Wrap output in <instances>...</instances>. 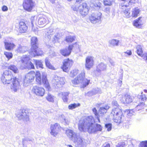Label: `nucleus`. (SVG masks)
<instances>
[{
    "label": "nucleus",
    "instance_id": "f257e3e1",
    "mask_svg": "<svg viewBox=\"0 0 147 147\" xmlns=\"http://www.w3.org/2000/svg\"><path fill=\"white\" fill-rule=\"evenodd\" d=\"M94 120L92 116L85 117L84 119H81L79 121L78 127L81 131H88L90 133H95L97 131H101L102 127L100 125L94 123Z\"/></svg>",
    "mask_w": 147,
    "mask_h": 147
},
{
    "label": "nucleus",
    "instance_id": "f03ea898",
    "mask_svg": "<svg viewBox=\"0 0 147 147\" xmlns=\"http://www.w3.org/2000/svg\"><path fill=\"white\" fill-rule=\"evenodd\" d=\"M1 81L4 84H9L12 83L11 88L14 92H17L21 88L18 79L13 77L11 72L9 70L5 71L1 77Z\"/></svg>",
    "mask_w": 147,
    "mask_h": 147
},
{
    "label": "nucleus",
    "instance_id": "7ed1b4c3",
    "mask_svg": "<svg viewBox=\"0 0 147 147\" xmlns=\"http://www.w3.org/2000/svg\"><path fill=\"white\" fill-rule=\"evenodd\" d=\"M66 134L71 140L74 141L77 147H85L86 143L84 141L79 134L74 132L72 130L67 129L66 131Z\"/></svg>",
    "mask_w": 147,
    "mask_h": 147
},
{
    "label": "nucleus",
    "instance_id": "20e7f679",
    "mask_svg": "<svg viewBox=\"0 0 147 147\" xmlns=\"http://www.w3.org/2000/svg\"><path fill=\"white\" fill-rule=\"evenodd\" d=\"M38 40L36 37L34 36L31 38V48L29 51V53L32 57L41 55L43 54V51L38 47Z\"/></svg>",
    "mask_w": 147,
    "mask_h": 147
},
{
    "label": "nucleus",
    "instance_id": "39448f33",
    "mask_svg": "<svg viewBox=\"0 0 147 147\" xmlns=\"http://www.w3.org/2000/svg\"><path fill=\"white\" fill-rule=\"evenodd\" d=\"M85 73L83 71L81 72L77 77L72 80V82L74 85L80 84L84 88L89 84L90 80L85 78Z\"/></svg>",
    "mask_w": 147,
    "mask_h": 147
},
{
    "label": "nucleus",
    "instance_id": "423d86ee",
    "mask_svg": "<svg viewBox=\"0 0 147 147\" xmlns=\"http://www.w3.org/2000/svg\"><path fill=\"white\" fill-rule=\"evenodd\" d=\"M47 76L46 73H43L41 78L40 73L39 71H37L36 74V81L38 84H44L45 87L49 89L50 88V86L47 79Z\"/></svg>",
    "mask_w": 147,
    "mask_h": 147
},
{
    "label": "nucleus",
    "instance_id": "0eeeda50",
    "mask_svg": "<svg viewBox=\"0 0 147 147\" xmlns=\"http://www.w3.org/2000/svg\"><path fill=\"white\" fill-rule=\"evenodd\" d=\"M110 115L114 122L119 123H121L124 117L121 109L117 107L112 109Z\"/></svg>",
    "mask_w": 147,
    "mask_h": 147
},
{
    "label": "nucleus",
    "instance_id": "6e6552de",
    "mask_svg": "<svg viewBox=\"0 0 147 147\" xmlns=\"http://www.w3.org/2000/svg\"><path fill=\"white\" fill-rule=\"evenodd\" d=\"M71 8L74 11H79L83 16L87 15L88 11V7L86 3H83L78 7L76 6V4H74L72 6Z\"/></svg>",
    "mask_w": 147,
    "mask_h": 147
},
{
    "label": "nucleus",
    "instance_id": "1a4fd4ad",
    "mask_svg": "<svg viewBox=\"0 0 147 147\" xmlns=\"http://www.w3.org/2000/svg\"><path fill=\"white\" fill-rule=\"evenodd\" d=\"M36 76V74L34 71H31L26 74L23 79V85L25 86H28L32 82Z\"/></svg>",
    "mask_w": 147,
    "mask_h": 147
},
{
    "label": "nucleus",
    "instance_id": "9d476101",
    "mask_svg": "<svg viewBox=\"0 0 147 147\" xmlns=\"http://www.w3.org/2000/svg\"><path fill=\"white\" fill-rule=\"evenodd\" d=\"M102 13L99 12L92 13L89 19L91 22L95 24L99 22L101 20Z\"/></svg>",
    "mask_w": 147,
    "mask_h": 147
},
{
    "label": "nucleus",
    "instance_id": "9b49d317",
    "mask_svg": "<svg viewBox=\"0 0 147 147\" xmlns=\"http://www.w3.org/2000/svg\"><path fill=\"white\" fill-rule=\"evenodd\" d=\"M64 81V78L55 76L52 80V82L57 87H61L65 83Z\"/></svg>",
    "mask_w": 147,
    "mask_h": 147
},
{
    "label": "nucleus",
    "instance_id": "f8f14e48",
    "mask_svg": "<svg viewBox=\"0 0 147 147\" xmlns=\"http://www.w3.org/2000/svg\"><path fill=\"white\" fill-rule=\"evenodd\" d=\"M27 111L25 110H20L17 114V116L20 120L27 121L29 120V116L27 115Z\"/></svg>",
    "mask_w": 147,
    "mask_h": 147
},
{
    "label": "nucleus",
    "instance_id": "ddd939ff",
    "mask_svg": "<svg viewBox=\"0 0 147 147\" xmlns=\"http://www.w3.org/2000/svg\"><path fill=\"white\" fill-rule=\"evenodd\" d=\"M73 63V61L71 59L70 60L69 58L64 59L62 67L63 71L65 72H68Z\"/></svg>",
    "mask_w": 147,
    "mask_h": 147
},
{
    "label": "nucleus",
    "instance_id": "4468645a",
    "mask_svg": "<svg viewBox=\"0 0 147 147\" xmlns=\"http://www.w3.org/2000/svg\"><path fill=\"white\" fill-rule=\"evenodd\" d=\"M34 6V3L32 0H26L23 3L24 9L28 11H31Z\"/></svg>",
    "mask_w": 147,
    "mask_h": 147
},
{
    "label": "nucleus",
    "instance_id": "2eb2a0df",
    "mask_svg": "<svg viewBox=\"0 0 147 147\" xmlns=\"http://www.w3.org/2000/svg\"><path fill=\"white\" fill-rule=\"evenodd\" d=\"M94 57L91 56H88L86 59L85 67L88 69L91 68L94 64Z\"/></svg>",
    "mask_w": 147,
    "mask_h": 147
},
{
    "label": "nucleus",
    "instance_id": "dca6fc26",
    "mask_svg": "<svg viewBox=\"0 0 147 147\" xmlns=\"http://www.w3.org/2000/svg\"><path fill=\"white\" fill-rule=\"evenodd\" d=\"M33 91L37 95L42 96L45 94V89L41 87H39L37 86H35L33 87Z\"/></svg>",
    "mask_w": 147,
    "mask_h": 147
},
{
    "label": "nucleus",
    "instance_id": "f3484780",
    "mask_svg": "<svg viewBox=\"0 0 147 147\" xmlns=\"http://www.w3.org/2000/svg\"><path fill=\"white\" fill-rule=\"evenodd\" d=\"M5 45V47L6 49L10 51L14 47L15 45L11 42L9 40V39H5L3 41Z\"/></svg>",
    "mask_w": 147,
    "mask_h": 147
},
{
    "label": "nucleus",
    "instance_id": "a211bd4d",
    "mask_svg": "<svg viewBox=\"0 0 147 147\" xmlns=\"http://www.w3.org/2000/svg\"><path fill=\"white\" fill-rule=\"evenodd\" d=\"M19 25V30L20 32V33H24L27 32L28 27L23 20H21L20 21Z\"/></svg>",
    "mask_w": 147,
    "mask_h": 147
},
{
    "label": "nucleus",
    "instance_id": "6ab92c4d",
    "mask_svg": "<svg viewBox=\"0 0 147 147\" xmlns=\"http://www.w3.org/2000/svg\"><path fill=\"white\" fill-rule=\"evenodd\" d=\"M125 3L126 2H125L124 5L121 6V8L123 10L122 11L124 12L125 17L127 18H129L130 17V9L126 8L128 6Z\"/></svg>",
    "mask_w": 147,
    "mask_h": 147
},
{
    "label": "nucleus",
    "instance_id": "aec40b11",
    "mask_svg": "<svg viewBox=\"0 0 147 147\" xmlns=\"http://www.w3.org/2000/svg\"><path fill=\"white\" fill-rule=\"evenodd\" d=\"M109 107L108 105H106L102 107H100L99 109V113L104 114V113H106L107 110L109 109Z\"/></svg>",
    "mask_w": 147,
    "mask_h": 147
},
{
    "label": "nucleus",
    "instance_id": "412c9836",
    "mask_svg": "<svg viewBox=\"0 0 147 147\" xmlns=\"http://www.w3.org/2000/svg\"><path fill=\"white\" fill-rule=\"evenodd\" d=\"M106 67L107 65L106 64L101 63L97 66L96 71L100 73L101 71L105 70L106 69Z\"/></svg>",
    "mask_w": 147,
    "mask_h": 147
},
{
    "label": "nucleus",
    "instance_id": "4be33fe9",
    "mask_svg": "<svg viewBox=\"0 0 147 147\" xmlns=\"http://www.w3.org/2000/svg\"><path fill=\"white\" fill-rule=\"evenodd\" d=\"M101 3L98 1L95 3L91 2L90 4V6L91 7L96 9H99L101 7Z\"/></svg>",
    "mask_w": 147,
    "mask_h": 147
},
{
    "label": "nucleus",
    "instance_id": "5701e85b",
    "mask_svg": "<svg viewBox=\"0 0 147 147\" xmlns=\"http://www.w3.org/2000/svg\"><path fill=\"white\" fill-rule=\"evenodd\" d=\"M47 18L46 17H40L38 20V24L39 25H45L47 22Z\"/></svg>",
    "mask_w": 147,
    "mask_h": 147
},
{
    "label": "nucleus",
    "instance_id": "b1692460",
    "mask_svg": "<svg viewBox=\"0 0 147 147\" xmlns=\"http://www.w3.org/2000/svg\"><path fill=\"white\" fill-rule=\"evenodd\" d=\"M119 41L117 39H113L109 40V46L111 47L117 46L118 45Z\"/></svg>",
    "mask_w": 147,
    "mask_h": 147
},
{
    "label": "nucleus",
    "instance_id": "393cba45",
    "mask_svg": "<svg viewBox=\"0 0 147 147\" xmlns=\"http://www.w3.org/2000/svg\"><path fill=\"white\" fill-rule=\"evenodd\" d=\"M141 18V17H140L134 21V25L138 28H140L141 27L142 24L141 23V21L140 20Z\"/></svg>",
    "mask_w": 147,
    "mask_h": 147
},
{
    "label": "nucleus",
    "instance_id": "a878e982",
    "mask_svg": "<svg viewBox=\"0 0 147 147\" xmlns=\"http://www.w3.org/2000/svg\"><path fill=\"white\" fill-rule=\"evenodd\" d=\"M33 63L35 64L37 68L38 67L43 68V65L42 64V61H41L37 60L36 59H33L32 61Z\"/></svg>",
    "mask_w": 147,
    "mask_h": 147
},
{
    "label": "nucleus",
    "instance_id": "bb28decb",
    "mask_svg": "<svg viewBox=\"0 0 147 147\" xmlns=\"http://www.w3.org/2000/svg\"><path fill=\"white\" fill-rule=\"evenodd\" d=\"M69 93L68 92H62L60 93L62 96V99L64 102H67L68 101L69 97Z\"/></svg>",
    "mask_w": 147,
    "mask_h": 147
},
{
    "label": "nucleus",
    "instance_id": "cd10ccee",
    "mask_svg": "<svg viewBox=\"0 0 147 147\" xmlns=\"http://www.w3.org/2000/svg\"><path fill=\"white\" fill-rule=\"evenodd\" d=\"M60 53L63 56L66 57L69 55L70 54V52L67 50V48L63 49L60 50Z\"/></svg>",
    "mask_w": 147,
    "mask_h": 147
},
{
    "label": "nucleus",
    "instance_id": "c85d7f7f",
    "mask_svg": "<svg viewBox=\"0 0 147 147\" xmlns=\"http://www.w3.org/2000/svg\"><path fill=\"white\" fill-rule=\"evenodd\" d=\"M100 92H99V91L98 90L94 89L91 91H89L86 94V95L88 96H91L94 95L96 94V93Z\"/></svg>",
    "mask_w": 147,
    "mask_h": 147
},
{
    "label": "nucleus",
    "instance_id": "c756f323",
    "mask_svg": "<svg viewBox=\"0 0 147 147\" xmlns=\"http://www.w3.org/2000/svg\"><path fill=\"white\" fill-rule=\"evenodd\" d=\"M28 48L24 46H22L20 45L18 48L17 51L18 52L23 53L28 50Z\"/></svg>",
    "mask_w": 147,
    "mask_h": 147
},
{
    "label": "nucleus",
    "instance_id": "7c9ffc66",
    "mask_svg": "<svg viewBox=\"0 0 147 147\" xmlns=\"http://www.w3.org/2000/svg\"><path fill=\"white\" fill-rule=\"evenodd\" d=\"M137 53L140 56L142 57V56L144 54L143 53L142 48L141 46L138 45L136 47Z\"/></svg>",
    "mask_w": 147,
    "mask_h": 147
},
{
    "label": "nucleus",
    "instance_id": "2f4dec72",
    "mask_svg": "<svg viewBox=\"0 0 147 147\" xmlns=\"http://www.w3.org/2000/svg\"><path fill=\"white\" fill-rule=\"evenodd\" d=\"M24 68H27L28 69H34V66L33 64L30 61L25 65Z\"/></svg>",
    "mask_w": 147,
    "mask_h": 147
},
{
    "label": "nucleus",
    "instance_id": "473e14b6",
    "mask_svg": "<svg viewBox=\"0 0 147 147\" xmlns=\"http://www.w3.org/2000/svg\"><path fill=\"white\" fill-rule=\"evenodd\" d=\"M140 12V10L138 8H136L133 9L132 16L133 17H136L138 16Z\"/></svg>",
    "mask_w": 147,
    "mask_h": 147
},
{
    "label": "nucleus",
    "instance_id": "72a5a7b5",
    "mask_svg": "<svg viewBox=\"0 0 147 147\" xmlns=\"http://www.w3.org/2000/svg\"><path fill=\"white\" fill-rule=\"evenodd\" d=\"M33 139L31 138H25L23 139L22 144L24 147H26V145L29 142H33Z\"/></svg>",
    "mask_w": 147,
    "mask_h": 147
},
{
    "label": "nucleus",
    "instance_id": "f704fd0d",
    "mask_svg": "<svg viewBox=\"0 0 147 147\" xmlns=\"http://www.w3.org/2000/svg\"><path fill=\"white\" fill-rule=\"evenodd\" d=\"M8 69L11 70L15 73L18 72V68L13 65H11L9 66Z\"/></svg>",
    "mask_w": 147,
    "mask_h": 147
},
{
    "label": "nucleus",
    "instance_id": "c9c22d12",
    "mask_svg": "<svg viewBox=\"0 0 147 147\" xmlns=\"http://www.w3.org/2000/svg\"><path fill=\"white\" fill-rule=\"evenodd\" d=\"M76 37L75 36H66L65 39V40L68 42H71L75 40Z\"/></svg>",
    "mask_w": 147,
    "mask_h": 147
},
{
    "label": "nucleus",
    "instance_id": "e433bc0d",
    "mask_svg": "<svg viewBox=\"0 0 147 147\" xmlns=\"http://www.w3.org/2000/svg\"><path fill=\"white\" fill-rule=\"evenodd\" d=\"M48 30L47 33L46 34V35L48 38L50 39L51 37V36L53 34V30L51 28H49Z\"/></svg>",
    "mask_w": 147,
    "mask_h": 147
},
{
    "label": "nucleus",
    "instance_id": "4c0bfd02",
    "mask_svg": "<svg viewBox=\"0 0 147 147\" xmlns=\"http://www.w3.org/2000/svg\"><path fill=\"white\" fill-rule=\"evenodd\" d=\"M45 62L46 66L49 68L53 69L54 67L51 65L49 59L48 58H46L45 59Z\"/></svg>",
    "mask_w": 147,
    "mask_h": 147
},
{
    "label": "nucleus",
    "instance_id": "58836bf2",
    "mask_svg": "<svg viewBox=\"0 0 147 147\" xmlns=\"http://www.w3.org/2000/svg\"><path fill=\"white\" fill-rule=\"evenodd\" d=\"M61 127L60 126L59 124L57 123H55L54 124L51 125L50 129H52V128H53L54 130L56 131H59Z\"/></svg>",
    "mask_w": 147,
    "mask_h": 147
},
{
    "label": "nucleus",
    "instance_id": "ea45409f",
    "mask_svg": "<svg viewBox=\"0 0 147 147\" xmlns=\"http://www.w3.org/2000/svg\"><path fill=\"white\" fill-rule=\"evenodd\" d=\"M61 127L60 126L59 124L57 123H55L54 124L51 125L50 129H52V128H53L54 130L56 131H59Z\"/></svg>",
    "mask_w": 147,
    "mask_h": 147
},
{
    "label": "nucleus",
    "instance_id": "a19ab883",
    "mask_svg": "<svg viewBox=\"0 0 147 147\" xmlns=\"http://www.w3.org/2000/svg\"><path fill=\"white\" fill-rule=\"evenodd\" d=\"M78 72L79 70L78 69H75L71 71L70 76L72 77H74L77 75Z\"/></svg>",
    "mask_w": 147,
    "mask_h": 147
},
{
    "label": "nucleus",
    "instance_id": "79ce46f5",
    "mask_svg": "<svg viewBox=\"0 0 147 147\" xmlns=\"http://www.w3.org/2000/svg\"><path fill=\"white\" fill-rule=\"evenodd\" d=\"M80 105V103H74L70 104L68 106V108L69 109L72 110L76 108Z\"/></svg>",
    "mask_w": 147,
    "mask_h": 147
},
{
    "label": "nucleus",
    "instance_id": "37998d69",
    "mask_svg": "<svg viewBox=\"0 0 147 147\" xmlns=\"http://www.w3.org/2000/svg\"><path fill=\"white\" fill-rule=\"evenodd\" d=\"M144 102H140V104H138L136 107V110L138 111L143 109L144 106Z\"/></svg>",
    "mask_w": 147,
    "mask_h": 147
},
{
    "label": "nucleus",
    "instance_id": "c03bdc74",
    "mask_svg": "<svg viewBox=\"0 0 147 147\" xmlns=\"http://www.w3.org/2000/svg\"><path fill=\"white\" fill-rule=\"evenodd\" d=\"M132 98L130 96L126 95V104H129L132 102Z\"/></svg>",
    "mask_w": 147,
    "mask_h": 147
},
{
    "label": "nucleus",
    "instance_id": "a18cd8bd",
    "mask_svg": "<svg viewBox=\"0 0 147 147\" xmlns=\"http://www.w3.org/2000/svg\"><path fill=\"white\" fill-rule=\"evenodd\" d=\"M114 0H105L104 1V4L105 5L110 6L114 3Z\"/></svg>",
    "mask_w": 147,
    "mask_h": 147
},
{
    "label": "nucleus",
    "instance_id": "49530a36",
    "mask_svg": "<svg viewBox=\"0 0 147 147\" xmlns=\"http://www.w3.org/2000/svg\"><path fill=\"white\" fill-rule=\"evenodd\" d=\"M136 111H138L136 110V108L131 110L130 109L127 110V113H128L127 115L129 116H131L133 115H134Z\"/></svg>",
    "mask_w": 147,
    "mask_h": 147
},
{
    "label": "nucleus",
    "instance_id": "de8ad7c7",
    "mask_svg": "<svg viewBox=\"0 0 147 147\" xmlns=\"http://www.w3.org/2000/svg\"><path fill=\"white\" fill-rule=\"evenodd\" d=\"M30 58L28 57H23L22 60V63L24 64H26L28 62H30Z\"/></svg>",
    "mask_w": 147,
    "mask_h": 147
},
{
    "label": "nucleus",
    "instance_id": "09e8293b",
    "mask_svg": "<svg viewBox=\"0 0 147 147\" xmlns=\"http://www.w3.org/2000/svg\"><path fill=\"white\" fill-rule=\"evenodd\" d=\"M4 54L8 60L12 57L13 55L12 53L11 52H5Z\"/></svg>",
    "mask_w": 147,
    "mask_h": 147
},
{
    "label": "nucleus",
    "instance_id": "8fccbe9b",
    "mask_svg": "<svg viewBox=\"0 0 147 147\" xmlns=\"http://www.w3.org/2000/svg\"><path fill=\"white\" fill-rule=\"evenodd\" d=\"M59 131L55 130L53 128H52V129H51L50 133L51 135L54 137H56L58 134Z\"/></svg>",
    "mask_w": 147,
    "mask_h": 147
},
{
    "label": "nucleus",
    "instance_id": "3c124183",
    "mask_svg": "<svg viewBox=\"0 0 147 147\" xmlns=\"http://www.w3.org/2000/svg\"><path fill=\"white\" fill-rule=\"evenodd\" d=\"M142 95H140L139 97V101H142L143 102H145L146 99V96L144 94H143V92L141 93Z\"/></svg>",
    "mask_w": 147,
    "mask_h": 147
},
{
    "label": "nucleus",
    "instance_id": "603ef678",
    "mask_svg": "<svg viewBox=\"0 0 147 147\" xmlns=\"http://www.w3.org/2000/svg\"><path fill=\"white\" fill-rule=\"evenodd\" d=\"M47 100L49 101L53 102L54 101L53 96L49 94H48L46 97Z\"/></svg>",
    "mask_w": 147,
    "mask_h": 147
},
{
    "label": "nucleus",
    "instance_id": "864d4df0",
    "mask_svg": "<svg viewBox=\"0 0 147 147\" xmlns=\"http://www.w3.org/2000/svg\"><path fill=\"white\" fill-rule=\"evenodd\" d=\"M31 25L32 26V30H33V27L34 26V24L36 22V17L35 16L32 17L31 18Z\"/></svg>",
    "mask_w": 147,
    "mask_h": 147
},
{
    "label": "nucleus",
    "instance_id": "5fc2aeb1",
    "mask_svg": "<svg viewBox=\"0 0 147 147\" xmlns=\"http://www.w3.org/2000/svg\"><path fill=\"white\" fill-rule=\"evenodd\" d=\"M120 100L122 103L124 104H126V95L124 96L122 95L120 96Z\"/></svg>",
    "mask_w": 147,
    "mask_h": 147
},
{
    "label": "nucleus",
    "instance_id": "6e6d98bb",
    "mask_svg": "<svg viewBox=\"0 0 147 147\" xmlns=\"http://www.w3.org/2000/svg\"><path fill=\"white\" fill-rule=\"evenodd\" d=\"M139 147H147V141H143L140 144Z\"/></svg>",
    "mask_w": 147,
    "mask_h": 147
},
{
    "label": "nucleus",
    "instance_id": "4d7b16f0",
    "mask_svg": "<svg viewBox=\"0 0 147 147\" xmlns=\"http://www.w3.org/2000/svg\"><path fill=\"white\" fill-rule=\"evenodd\" d=\"M105 127L107 129V130L109 131L111 130L112 128V125L111 124L109 123L105 124Z\"/></svg>",
    "mask_w": 147,
    "mask_h": 147
},
{
    "label": "nucleus",
    "instance_id": "13d9d810",
    "mask_svg": "<svg viewBox=\"0 0 147 147\" xmlns=\"http://www.w3.org/2000/svg\"><path fill=\"white\" fill-rule=\"evenodd\" d=\"M92 110L93 111V112L94 113V114H95V115H96V116L97 117V119L98 120V122H100V120L99 119V118L98 117V113H97V111L95 108H94L92 109Z\"/></svg>",
    "mask_w": 147,
    "mask_h": 147
},
{
    "label": "nucleus",
    "instance_id": "bf43d9fd",
    "mask_svg": "<svg viewBox=\"0 0 147 147\" xmlns=\"http://www.w3.org/2000/svg\"><path fill=\"white\" fill-rule=\"evenodd\" d=\"M123 53H124V55L126 57L131 55L132 54V52L130 50H127L126 51L124 52Z\"/></svg>",
    "mask_w": 147,
    "mask_h": 147
},
{
    "label": "nucleus",
    "instance_id": "052dcab7",
    "mask_svg": "<svg viewBox=\"0 0 147 147\" xmlns=\"http://www.w3.org/2000/svg\"><path fill=\"white\" fill-rule=\"evenodd\" d=\"M125 146V143L124 142H119L116 145L117 147H124Z\"/></svg>",
    "mask_w": 147,
    "mask_h": 147
},
{
    "label": "nucleus",
    "instance_id": "680f3d73",
    "mask_svg": "<svg viewBox=\"0 0 147 147\" xmlns=\"http://www.w3.org/2000/svg\"><path fill=\"white\" fill-rule=\"evenodd\" d=\"M62 122L64 123L65 124L68 125L69 121L68 119L65 118H63L62 120Z\"/></svg>",
    "mask_w": 147,
    "mask_h": 147
},
{
    "label": "nucleus",
    "instance_id": "e2e57ef3",
    "mask_svg": "<svg viewBox=\"0 0 147 147\" xmlns=\"http://www.w3.org/2000/svg\"><path fill=\"white\" fill-rule=\"evenodd\" d=\"M142 57L143 58V59L145 60L147 63V53H144V55H142Z\"/></svg>",
    "mask_w": 147,
    "mask_h": 147
},
{
    "label": "nucleus",
    "instance_id": "0e129e2a",
    "mask_svg": "<svg viewBox=\"0 0 147 147\" xmlns=\"http://www.w3.org/2000/svg\"><path fill=\"white\" fill-rule=\"evenodd\" d=\"M112 105L113 106H115L116 107H117L119 106L117 102L116 101L114 100L112 102Z\"/></svg>",
    "mask_w": 147,
    "mask_h": 147
},
{
    "label": "nucleus",
    "instance_id": "69168bd1",
    "mask_svg": "<svg viewBox=\"0 0 147 147\" xmlns=\"http://www.w3.org/2000/svg\"><path fill=\"white\" fill-rule=\"evenodd\" d=\"M8 9L7 6L5 5L3 6L2 7V10L3 11H6L8 10Z\"/></svg>",
    "mask_w": 147,
    "mask_h": 147
},
{
    "label": "nucleus",
    "instance_id": "338daca9",
    "mask_svg": "<svg viewBox=\"0 0 147 147\" xmlns=\"http://www.w3.org/2000/svg\"><path fill=\"white\" fill-rule=\"evenodd\" d=\"M73 47V45H71L69 46L67 48V50H68L70 51V54Z\"/></svg>",
    "mask_w": 147,
    "mask_h": 147
},
{
    "label": "nucleus",
    "instance_id": "774afa93",
    "mask_svg": "<svg viewBox=\"0 0 147 147\" xmlns=\"http://www.w3.org/2000/svg\"><path fill=\"white\" fill-rule=\"evenodd\" d=\"M110 8L109 7H106L105 8V11L107 13H109L110 12Z\"/></svg>",
    "mask_w": 147,
    "mask_h": 147
}]
</instances>
